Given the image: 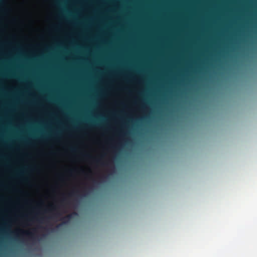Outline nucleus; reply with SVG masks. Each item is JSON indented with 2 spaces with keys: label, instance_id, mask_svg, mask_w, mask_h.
Segmentation results:
<instances>
[{
  "label": "nucleus",
  "instance_id": "f257e3e1",
  "mask_svg": "<svg viewBox=\"0 0 257 257\" xmlns=\"http://www.w3.org/2000/svg\"><path fill=\"white\" fill-rule=\"evenodd\" d=\"M73 214L76 215V213L74 212L72 214H69L62 218V222L56 226V229L59 228L63 224L68 223L69 221L73 218Z\"/></svg>",
  "mask_w": 257,
  "mask_h": 257
},
{
  "label": "nucleus",
  "instance_id": "f03ea898",
  "mask_svg": "<svg viewBox=\"0 0 257 257\" xmlns=\"http://www.w3.org/2000/svg\"><path fill=\"white\" fill-rule=\"evenodd\" d=\"M21 233L22 234H24L32 239H34L35 238V236H34V233L31 231H21Z\"/></svg>",
  "mask_w": 257,
  "mask_h": 257
},
{
  "label": "nucleus",
  "instance_id": "7ed1b4c3",
  "mask_svg": "<svg viewBox=\"0 0 257 257\" xmlns=\"http://www.w3.org/2000/svg\"><path fill=\"white\" fill-rule=\"evenodd\" d=\"M78 191H72L69 194V196H74L76 195V193H77Z\"/></svg>",
  "mask_w": 257,
  "mask_h": 257
},
{
  "label": "nucleus",
  "instance_id": "20e7f679",
  "mask_svg": "<svg viewBox=\"0 0 257 257\" xmlns=\"http://www.w3.org/2000/svg\"><path fill=\"white\" fill-rule=\"evenodd\" d=\"M61 202H62V203H68V204L69 203V202L67 201V198H65V197H64V198L62 199Z\"/></svg>",
  "mask_w": 257,
  "mask_h": 257
},
{
  "label": "nucleus",
  "instance_id": "39448f33",
  "mask_svg": "<svg viewBox=\"0 0 257 257\" xmlns=\"http://www.w3.org/2000/svg\"><path fill=\"white\" fill-rule=\"evenodd\" d=\"M50 207L51 208V210H55L56 209V207L54 205H50Z\"/></svg>",
  "mask_w": 257,
  "mask_h": 257
},
{
  "label": "nucleus",
  "instance_id": "423d86ee",
  "mask_svg": "<svg viewBox=\"0 0 257 257\" xmlns=\"http://www.w3.org/2000/svg\"><path fill=\"white\" fill-rule=\"evenodd\" d=\"M70 150L71 151H76V148L75 147H70Z\"/></svg>",
  "mask_w": 257,
  "mask_h": 257
},
{
  "label": "nucleus",
  "instance_id": "0eeeda50",
  "mask_svg": "<svg viewBox=\"0 0 257 257\" xmlns=\"http://www.w3.org/2000/svg\"><path fill=\"white\" fill-rule=\"evenodd\" d=\"M83 196H86L87 195V192L85 190H84L83 191Z\"/></svg>",
  "mask_w": 257,
  "mask_h": 257
},
{
  "label": "nucleus",
  "instance_id": "6e6552de",
  "mask_svg": "<svg viewBox=\"0 0 257 257\" xmlns=\"http://www.w3.org/2000/svg\"><path fill=\"white\" fill-rule=\"evenodd\" d=\"M84 156L86 157L89 158H92L90 155H88V154L85 155Z\"/></svg>",
  "mask_w": 257,
  "mask_h": 257
},
{
  "label": "nucleus",
  "instance_id": "1a4fd4ad",
  "mask_svg": "<svg viewBox=\"0 0 257 257\" xmlns=\"http://www.w3.org/2000/svg\"><path fill=\"white\" fill-rule=\"evenodd\" d=\"M254 20H256L257 19V15H256V16L254 15Z\"/></svg>",
  "mask_w": 257,
  "mask_h": 257
},
{
  "label": "nucleus",
  "instance_id": "9d476101",
  "mask_svg": "<svg viewBox=\"0 0 257 257\" xmlns=\"http://www.w3.org/2000/svg\"><path fill=\"white\" fill-rule=\"evenodd\" d=\"M96 161L98 163L99 162V160H96Z\"/></svg>",
  "mask_w": 257,
  "mask_h": 257
}]
</instances>
